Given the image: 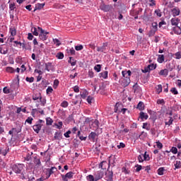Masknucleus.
<instances>
[{"instance_id": "nucleus-1", "label": "nucleus", "mask_w": 181, "mask_h": 181, "mask_svg": "<svg viewBox=\"0 0 181 181\" xmlns=\"http://www.w3.org/2000/svg\"><path fill=\"white\" fill-rule=\"evenodd\" d=\"M122 76L124 77L123 80L121 82V84L123 87H128L131 83V74L132 72L130 70L129 71H122Z\"/></svg>"}, {"instance_id": "nucleus-38", "label": "nucleus", "mask_w": 181, "mask_h": 181, "mask_svg": "<svg viewBox=\"0 0 181 181\" xmlns=\"http://www.w3.org/2000/svg\"><path fill=\"white\" fill-rule=\"evenodd\" d=\"M10 33H11V36H16V29H15V28H11Z\"/></svg>"}, {"instance_id": "nucleus-11", "label": "nucleus", "mask_w": 181, "mask_h": 181, "mask_svg": "<svg viewBox=\"0 0 181 181\" xmlns=\"http://www.w3.org/2000/svg\"><path fill=\"white\" fill-rule=\"evenodd\" d=\"M45 3H43V4H37L36 5H35V9H34V11H33V12H36V11H40V9H43V8H45Z\"/></svg>"}, {"instance_id": "nucleus-26", "label": "nucleus", "mask_w": 181, "mask_h": 181, "mask_svg": "<svg viewBox=\"0 0 181 181\" xmlns=\"http://www.w3.org/2000/svg\"><path fill=\"white\" fill-rule=\"evenodd\" d=\"M173 57L177 59V60H180L181 59V52H177L175 54H173Z\"/></svg>"}, {"instance_id": "nucleus-50", "label": "nucleus", "mask_w": 181, "mask_h": 181, "mask_svg": "<svg viewBox=\"0 0 181 181\" xmlns=\"http://www.w3.org/2000/svg\"><path fill=\"white\" fill-rule=\"evenodd\" d=\"M83 47L82 45L75 46V50H76L77 52L80 50H83Z\"/></svg>"}, {"instance_id": "nucleus-15", "label": "nucleus", "mask_w": 181, "mask_h": 181, "mask_svg": "<svg viewBox=\"0 0 181 181\" xmlns=\"http://www.w3.org/2000/svg\"><path fill=\"white\" fill-rule=\"evenodd\" d=\"M137 110H139V111H144L145 110V105H144V102H139L136 107Z\"/></svg>"}, {"instance_id": "nucleus-16", "label": "nucleus", "mask_w": 181, "mask_h": 181, "mask_svg": "<svg viewBox=\"0 0 181 181\" xmlns=\"http://www.w3.org/2000/svg\"><path fill=\"white\" fill-rule=\"evenodd\" d=\"M173 30L175 35H181V28L179 26L173 27Z\"/></svg>"}, {"instance_id": "nucleus-35", "label": "nucleus", "mask_w": 181, "mask_h": 181, "mask_svg": "<svg viewBox=\"0 0 181 181\" xmlns=\"http://www.w3.org/2000/svg\"><path fill=\"white\" fill-rule=\"evenodd\" d=\"M6 71L7 73H15V69L13 67L7 66L6 68Z\"/></svg>"}, {"instance_id": "nucleus-6", "label": "nucleus", "mask_w": 181, "mask_h": 181, "mask_svg": "<svg viewBox=\"0 0 181 181\" xmlns=\"http://www.w3.org/2000/svg\"><path fill=\"white\" fill-rule=\"evenodd\" d=\"M114 172H112V170H107V172L106 173L105 180L107 181H114Z\"/></svg>"}, {"instance_id": "nucleus-58", "label": "nucleus", "mask_w": 181, "mask_h": 181, "mask_svg": "<svg viewBox=\"0 0 181 181\" xmlns=\"http://www.w3.org/2000/svg\"><path fill=\"white\" fill-rule=\"evenodd\" d=\"M157 104L163 105L165 100L163 99H158L157 100Z\"/></svg>"}, {"instance_id": "nucleus-56", "label": "nucleus", "mask_w": 181, "mask_h": 181, "mask_svg": "<svg viewBox=\"0 0 181 181\" xmlns=\"http://www.w3.org/2000/svg\"><path fill=\"white\" fill-rule=\"evenodd\" d=\"M156 145L158 149H162V148H163V144H162V143H160V141H157Z\"/></svg>"}, {"instance_id": "nucleus-12", "label": "nucleus", "mask_w": 181, "mask_h": 181, "mask_svg": "<svg viewBox=\"0 0 181 181\" xmlns=\"http://www.w3.org/2000/svg\"><path fill=\"white\" fill-rule=\"evenodd\" d=\"M73 175H74V173L71 171L67 173L64 177H63V180L64 181H67V178L68 179H71V177H73Z\"/></svg>"}, {"instance_id": "nucleus-29", "label": "nucleus", "mask_w": 181, "mask_h": 181, "mask_svg": "<svg viewBox=\"0 0 181 181\" xmlns=\"http://www.w3.org/2000/svg\"><path fill=\"white\" fill-rule=\"evenodd\" d=\"M34 163L36 166H40L42 165V162H40V159L37 158H35Z\"/></svg>"}, {"instance_id": "nucleus-25", "label": "nucleus", "mask_w": 181, "mask_h": 181, "mask_svg": "<svg viewBox=\"0 0 181 181\" xmlns=\"http://www.w3.org/2000/svg\"><path fill=\"white\" fill-rule=\"evenodd\" d=\"M95 136H97V133L91 132L88 136V138L89 139H92L93 141H94V139H95Z\"/></svg>"}, {"instance_id": "nucleus-5", "label": "nucleus", "mask_w": 181, "mask_h": 181, "mask_svg": "<svg viewBox=\"0 0 181 181\" xmlns=\"http://www.w3.org/2000/svg\"><path fill=\"white\" fill-rule=\"evenodd\" d=\"M57 172V168L52 167L51 168H47L45 171V175L47 176V179H49L53 173H56Z\"/></svg>"}, {"instance_id": "nucleus-52", "label": "nucleus", "mask_w": 181, "mask_h": 181, "mask_svg": "<svg viewBox=\"0 0 181 181\" xmlns=\"http://www.w3.org/2000/svg\"><path fill=\"white\" fill-rule=\"evenodd\" d=\"M141 71L142 73H149V71H151L149 66L148 65V66L145 67L144 69H142Z\"/></svg>"}, {"instance_id": "nucleus-2", "label": "nucleus", "mask_w": 181, "mask_h": 181, "mask_svg": "<svg viewBox=\"0 0 181 181\" xmlns=\"http://www.w3.org/2000/svg\"><path fill=\"white\" fill-rule=\"evenodd\" d=\"M12 170L17 174L23 175V179H25V175H23V172H25V165L23 164H14L12 166Z\"/></svg>"}, {"instance_id": "nucleus-22", "label": "nucleus", "mask_w": 181, "mask_h": 181, "mask_svg": "<svg viewBox=\"0 0 181 181\" xmlns=\"http://www.w3.org/2000/svg\"><path fill=\"white\" fill-rule=\"evenodd\" d=\"M168 74H169V71H168V69H162V70L159 72L160 76H164L165 77H166V76H168Z\"/></svg>"}, {"instance_id": "nucleus-60", "label": "nucleus", "mask_w": 181, "mask_h": 181, "mask_svg": "<svg viewBox=\"0 0 181 181\" xmlns=\"http://www.w3.org/2000/svg\"><path fill=\"white\" fill-rule=\"evenodd\" d=\"M33 121V118L28 117L27 119L25 120V122H28V124H30V125H31Z\"/></svg>"}, {"instance_id": "nucleus-7", "label": "nucleus", "mask_w": 181, "mask_h": 181, "mask_svg": "<svg viewBox=\"0 0 181 181\" xmlns=\"http://www.w3.org/2000/svg\"><path fill=\"white\" fill-rule=\"evenodd\" d=\"M107 47H108V42H104L101 47H97V52L105 53Z\"/></svg>"}, {"instance_id": "nucleus-36", "label": "nucleus", "mask_w": 181, "mask_h": 181, "mask_svg": "<svg viewBox=\"0 0 181 181\" xmlns=\"http://www.w3.org/2000/svg\"><path fill=\"white\" fill-rule=\"evenodd\" d=\"M157 172H158V175H159V176H163V172H165V168H160L158 169Z\"/></svg>"}, {"instance_id": "nucleus-20", "label": "nucleus", "mask_w": 181, "mask_h": 181, "mask_svg": "<svg viewBox=\"0 0 181 181\" xmlns=\"http://www.w3.org/2000/svg\"><path fill=\"white\" fill-rule=\"evenodd\" d=\"M157 62L158 63H163L165 62V55L163 54H159L158 57L157 59Z\"/></svg>"}, {"instance_id": "nucleus-59", "label": "nucleus", "mask_w": 181, "mask_h": 181, "mask_svg": "<svg viewBox=\"0 0 181 181\" xmlns=\"http://www.w3.org/2000/svg\"><path fill=\"white\" fill-rule=\"evenodd\" d=\"M143 158L144 160H149V155L146 154V151L145 152L144 155H143Z\"/></svg>"}, {"instance_id": "nucleus-53", "label": "nucleus", "mask_w": 181, "mask_h": 181, "mask_svg": "<svg viewBox=\"0 0 181 181\" xmlns=\"http://www.w3.org/2000/svg\"><path fill=\"white\" fill-rule=\"evenodd\" d=\"M70 134H71V131L68 130L66 133L64 134L65 138H70Z\"/></svg>"}, {"instance_id": "nucleus-13", "label": "nucleus", "mask_w": 181, "mask_h": 181, "mask_svg": "<svg viewBox=\"0 0 181 181\" xmlns=\"http://www.w3.org/2000/svg\"><path fill=\"white\" fill-rule=\"evenodd\" d=\"M179 19L177 18H173L171 19V25L173 26H177L179 25Z\"/></svg>"}, {"instance_id": "nucleus-42", "label": "nucleus", "mask_w": 181, "mask_h": 181, "mask_svg": "<svg viewBox=\"0 0 181 181\" xmlns=\"http://www.w3.org/2000/svg\"><path fill=\"white\" fill-rule=\"evenodd\" d=\"M87 180L88 181H94L95 180V177L93 175H89L86 177Z\"/></svg>"}, {"instance_id": "nucleus-3", "label": "nucleus", "mask_w": 181, "mask_h": 181, "mask_svg": "<svg viewBox=\"0 0 181 181\" xmlns=\"http://www.w3.org/2000/svg\"><path fill=\"white\" fill-rule=\"evenodd\" d=\"M38 32H40L39 37L40 40H47V35H49V32L45 31L42 29L40 27H37Z\"/></svg>"}, {"instance_id": "nucleus-39", "label": "nucleus", "mask_w": 181, "mask_h": 181, "mask_svg": "<svg viewBox=\"0 0 181 181\" xmlns=\"http://www.w3.org/2000/svg\"><path fill=\"white\" fill-rule=\"evenodd\" d=\"M53 124V119L50 117H47L46 119V124L47 125H52Z\"/></svg>"}, {"instance_id": "nucleus-44", "label": "nucleus", "mask_w": 181, "mask_h": 181, "mask_svg": "<svg viewBox=\"0 0 181 181\" xmlns=\"http://www.w3.org/2000/svg\"><path fill=\"white\" fill-rule=\"evenodd\" d=\"M16 8V6L15 3H11L9 4V9L11 11H15Z\"/></svg>"}, {"instance_id": "nucleus-33", "label": "nucleus", "mask_w": 181, "mask_h": 181, "mask_svg": "<svg viewBox=\"0 0 181 181\" xmlns=\"http://www.w3.org/2000/svg\"><path fill=\"white\" fill-rule=\"evenodd\" d=\"M57 59H59L62 60V59L64 58V54L63 52H58L56 55Z\"/></svg>"}, {"instance_id": "nucleus-40", "label": "nucleus", "mask_w": 181, "mask_h": 181, "mask_svg": "<svg viewBox=\"0 0 181 181\" xmlns=\"http://www.w3.org/2000/svg\"><path fill=\"white\" fill-rule=\"evenodd\" d=\"M11 129L13 130V134H19V132H21L22 131V129H21V127H19L18 129L12 128Z\"/></svg>"}, {"instance_id": "nucleus-63", "label": "nucleus", "mask_w": 181, "mask_h": 181, "mask_svg": "<svg viewBox=\"0 0 181 181\" xmlns=\"http://www.w3.org/2000/svg\"><path fill=\"white\" fill-rule=\"evenodd\" d=\"M155 13L158 16V18H160L162 16V13H160V10H156Z\"/></svg>"}, {"instance_id": "nucleus-51", "label": "nucleus", "mask_w": 181, "mask_h": 181, "mask_svg": "<svg viewBox=\"0 0 181 181\" xmlns=\"http://www.w3.org/2000/svg\"><path fill=\"white\" fill-rule=\"evenodd\" d=\"M148 67L150 69V71L152 70H155V69H156V64H149Z\"/></svg>"}, {"instance_id": "nucleus-18", "label": "nucleus", "mask_w": 181, "mask_h": 181, "mask_svg": "<svg viewBox=\"0 0 181 181\" xmlns=\"http://www.w3.org/2000/svg\"><path fill=\"white\" fill-rule=\"evenodd\" d=\"M148 117L149 116L148 115V114L144 112H141L139 113V118H141V119H147Z\"/></svg>"}, {"instance_id": "nucleus-10", "label": "nucleus", "mask_w": 181, "mask_h": 181, "mask_svg": "<svg viewBox=\"0 0 181 181\" xmlns=\"http://www.w3.org/2000/svg\"><path fill=\"white\" fill-rule=\"evenodd\" d=\"M9 152L8 147H1L0 148V155H3V156H6V154Z\"/></svg>"}, {"instance_id": "nucleus-24", "label": "nucleus", "mask_w": 181, "mask_h": 181, "mask_svg": "<svg viewBox=\"0 0 181 181\" xmlns=\"http://www.w3.org/2000/svg\"><path fill=\"white\" fill-rule=\"evenodd\" d=\"M8 47H6V48L0 47L1 54H6L8 53Z\"/></svg>"}, {"instance_id": "nucleus-57", "label": "nucleus", "mask_w": 181, "mask_h": 181, "mask_svg": "<svg viewBox=\"0 0 181 181\" xmlns=\"http://www.w3.org/2000/svg\"><path fill=\"white\" fill-rule=\"evenodd\" d=\"M59 86V80L56 79L54 81V88H57V86Z\"/></svg>"}, {"instance_id": "nucleus-8", "label": "nucleus", "mask_w": 181, "mask_h": 181, "mask_svg": "<svg viewBox=\"0 0 181 181\" xmlns=\"http://www.w3.org/2000/svg\"><path fill=\"white\" fill-rule=\"evenodd\" d=\"M104 177V172L99 170L95 174V181H98Z\"/></svg>"}, {"instance_id": "nucleus-28", "label": "nucleus", "mask_w": 181, "mask_h": 181, "mask_svg": "<svg viewBox=\"0 0 181 181\" xmlns=\"http://www.w3.org/2000/svg\"><path fill=\"white\" fill-rule=\"evenodd\" d=\"M87 95H88V92H87V90H83L81 91V98H86L87 97Z\"/></svg>"}, {"instance_id": "nucleus-43", "label": "nucleus", "mask_w": 181, "mask_h": 181, "mask_svg": "<svg viewBox=\"0 0 181 181\" xmlns=\"http://www.w3.org/2000/svg\"><path fill=\"white\" fill-rule=\"evenodd\" d=\"M156 91L158 94H160V93H162V86L160 84L156 86Z\"/></svg>"}, {"instance_id": "nucleus-37", "label": "nucleus", "mask_w": 181, "mask_h": 181, "mask_svg": "<svg viewBox=\"0 0 181 181\" xmlns=\"http://www.w3.org/2000/svg\"><path fill=\"white\" fill-rule=\"evenodd\" d=\"M175 166V170H176V169H180L181 168V163L180 161H176V163L174 164Z\"/></svg>"}, {"instance_id": "nucleus-46", "label": "nucleus", "mask_w": 181, "mask_h": 181, "mask_svg": "<svg viewBox=\"0 0 181 181\" xmlns=\"http://www.w3.org/2000/svg\"><path fill=\"white\" fill-rule=\"evenodd\" d=\"M47 94H52L53 93V88L52 86H48L46 90Z\"/></svg>"}, {"instance_id": "nucleus-41", "label": "nucleus", "mask_w": 181, "mask_h": 181, "mask_svg": "<svg viewBox=\"0 0 181 181\" xmlns=\"http://www.w3.org/2000/svg\"><path fill=\"white\" fill-rule=\"evenodd\" d=\"M31 30H32L33 35H34V36H39V32L37 31V28H34Z\"/></svg>"}, {"instance_id": "nucleus-64", "label": "nucleus", "mask_w": 181, "mask_h": 181, "mask_svg": "<svg viewBox=\"0 0 181 181\" xmlns=\"http://www.w3.org/2000/svg\"><path fill=\"white\" fill-rule=\"evenodd\" d=\"M118 149H121V148H125V144L121 142L119 145L117 146Z\"/></svg>"}, {"instance_id": "nucleus-48", "label": "nucleus", "mask_w": 181, "mask_h": 181, "mask_svg": "<svg viewBox=\"0 0 181 181\" xmlns=\"http://www.w3.org/2000/svg\"><path fill=\"white\" fill-rule=\"evenodd\" d=\"M170 91L173 94H174V95L179 94V92H177V89H176V88H172Z\"/></svg>"}, {"instance_id": "nucleus-45", "label": "nucleus", "mask_w": 181, "mask_h": 181, "mask_svg": "<svg viewBox=\"0 0 181 181\" xmlns=\"http://www.w3.org/2000/svg\"><path fill=\"white\" fill-rule=\"evenodd\" d=\"M61 107L63 108H67L69 107V103L67 101H64L61 103Z\"/></svg>"}, {"instance_id": "nucleus-30", "label": "nucleus", "mask_w": 181, "mask_h": 181, "mask_svg": "<svg viewBox=\"0 0 181 181\" xmlns=\"http://www.w3.org/2000/svg\"><path fill=\"white\" fill-rule=\"evenodd\" d=\"M68 62L71 64V66H76V64H77L76 61H75L73 57H69V60Z\"/></svg>"}, {"instance_id": "nucleus-61", "label": "nucleus", "mask_w": 181, "mask_h": 181, "mask_svg": "<svg viewBox=\"0 0 181 181\" xmlns=\"http://www.w3.org/2000/svg\"><path fill=\"white\" fill-rule=\"evenodd\" d=\"M171 152L173 153H174L175 155H176V153H177V148L176 147H172L171 148Z\"/></svg>"}, {"instance_id": "nucleus-19", "label": "nucleus", "mask_w": 181, "mask_h": 181, "mask_svg": "<svg viewBox=\"0 0 181 181\" xmlns=\"http://www.w3.org/2000/svg\"><path fill=\"white\" fill-rule=\"evenodd\" d=\"M116 158H115V156H110L109 157V165H114L115 163V160H116Z\"/></svg>"}, {"instance_id": "nucleus-62", "label": "nucleus", "mask_w": 181, "mask_h": 181, "mask_svg": "<svg viewBox=\"0 0 181 181\" xmlns=\"http://www.w3.org/2000/svg\"><path fill=\"white\" fill-rule=\"evenodd\" d=\"M152 27H153V30H158V23H152Z\"/></svg>"}, {"instance_id": "nucleus-17", "label": "nucleus", "mask_w": 181, "mask_h": 181, "mask_svg": "<svg viewBox=\"0 0 181 181\" xmlns=\"http://www.w3.org/2000/svg\"><path fill=\"white\" fill-rule=\"evenodd\" d=\"M101 11H103L104 12H109L110 8V6L103 4L100 6Z\"/></svg>"}, {"instance_id": "nucleus-31", "label": "nucleus", "mask_w": 181, "mask_h": 181, "mask_svg": "<svg viewBox=\"0 0 181 181\" xmlns=\"http://www.w3.org/2000/svg\"><path fill=\"white\" fill-rule=\"evenodd\" d=\"M54 125L57 127V129H62V128H63V122H58V123H55Z\"/></svg>"}, {"instance_id": "nucleus-49", "label": "nucleus", "mask_w": 181, "mask_h": 181, "mask_svg": "<svg viewBox=\"0 0 181 181\" xmlns=\"http://www.w3.org/2000/svg\"><path fill=\"white\" fill-rule=\"evenodd\" d=\"M25 81H28V83H33V81H35V78L33 77H26L25 78Z\"/></svg>"}, {"instance_id": "nucleus-55", "label": "nucleus", "mask_w": 181, "mask_h": 181, "mask_svg": "<svg viewBox=\"0 0 181 181\" xmlns=\"http://www.w3.org/2000/svg\"><path fill=\"white\" fill-rule=\"evenodd\" d=\"M3 93H4V94H9L11 91L9 90V88H8V87H4L3 89Z\"/></svg>"}, {"instance_id": "nucleus-54", "label": "nucleus", "mask_w": 181, "mask_h": 181, "mask_svg": "<svg viewBox=\"0 0 181 181\" xmlns=\"http://www.w3.org/2000/svg\"><path fill=\"white\" fill-rule=\"evenodd\" d=\"M88 77H90V78H93V77H94V72L92 69L88 71Z\"/></svg>"}, {"instance_id": "nucleus-23", "label": "nucleus", "mask_w": 181, "mask_h": 181, "mask_svg": "<svg viewBox=\"0 0 181 181\" xmlns=\"http://www.w3.org/2000/svg\"><path fill=\"white\" fill-rule=\"evenodd\" d=\"M54 139L60 141V140L62 139V134H61V133H59V132H55V133H54Z\"/></svg>"}, {"instance_id": "nucleus-4", "label": "nucleus", "mask_w": 181, "mask_h": 181, "mask_svg": "<svg viewBox=\"0 0 181 181\" xmlns=\"http://www.w3.org/2000/svg\"><path fill=\"white\" fill-rule=\"evenodd\" d=\"M42 122L45 123V121L39 119L36 122V124L34 126H33V129L35 131V132H36V134H39V132H40V129H42Z\"/></svg>"}, {"instance_id": "nucleus-9", "label": "nucleus", "mask_w": 181, "mask_h": 181, "mask_svg": "<svg viewBox=\"0 0 181 181\" xmlns=\"http://www.w3.org/2000/svg\"><path fill=\"white\" fill-rule=\"evenodd\" d=\"M171 13L174 18H175V16H179L180 15V9L179 7H174L171 9Z\"/></svg>"}, {"instance_id": "nucleus-21", "label": "nucleus", "mask_w": 181, "mask_h": 181, "mask_svg": "<svg viewBox=\"0 0 181 181\" xmlns=\"http://www.w3.org/2000/svg\"><path fill=\"white\" fill-rule=\"evenodd\" d=\"M99 77L102 78H107L108 77V71H105L102 73L99 74Z\"/></svg>"}, {"instance_id": "nucleus-47", "label": "nucleus", "mask_w": 181, "mask_h": 181, "mask_svg": "<svg viewBox=\"0 0 181 181\" xmlns=\"http://www.w3.org/2000/svg\"><path fill=\"white\" fill-rule=\"evenodd\" d=\"M53 42L54 45H56L57 46H60L62 45V43L60 42V40H59V39L57 38L53 39Z\"/></svg>"}, {"instance_id": "nucleus-14", "label": "nucleus", "mask_w": 181, "mask_h": 181, "mask_svg": "<svg viewBox=\"0 0 181 181\" xmlns=\"http://www.w3.org/2000/svg\"><path fill=\"white\" fill-rule=\"evenodd\" d=\"M108 165V163H107V161H102L100 164H99V168L100 169H102L103 170L107 169V165Z\"/></svg>"}, {"instance_id": "nucleus-27", "label": "nucleus", "mask_w": 181, "mask_h": 181, "mask_svg": "<svg viewBox=\"0 0 181 181\" xmlns=\"http://www.w3.org/2000/svg\"><path fill=\"white\" fill-rule=\"evenodd\" d=\"M173 124V117H169V120L168 122H165V124L168 125V127H170Z\"/></svg>"}, {"instance_id": "nucleus-32", "label": "nucleus", "mask_w": 181, "mask_h": 181, "mask_svg": "<svg viewBox=\"0 0 181 181\" xmlns=\"http://www.w3.org/2000/svg\"><path fill=\"white\" fill-rule=\"evenodd\" d=\"M101 64H97L94 66V70L97 71V73H100L101 71Z\"/></svg>"}, {"instance_id": "nucleus-34", "label": "nucleus", "mask_w": 181, "mask_h": 181, "mask_svg": "<svg viewBox=\"0 0 181 181\" xmlns=\"http://www.w3.org/2000/svg\"><path fill=\"white\" fill-rule=\"evenodd\" d=\"M50 69H52V63L47 62L45 64V70L47 71H50Z\"/></svg>"}]
</instances>
